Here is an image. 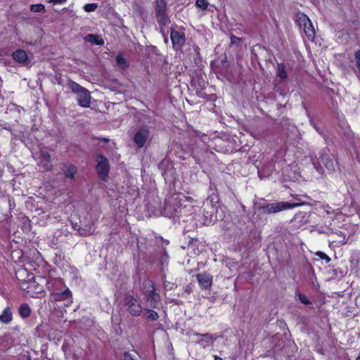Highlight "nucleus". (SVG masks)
<instances>
[{
  "mask_svg": "<svg viewBox=\"0 0 360 360\" xmlns=\"http://www.w3.org/2000/svg\"><path fill=\"white\" fill-rule=\"evenodd\" d=\"M146 318L151 321H155L159 318L158 314L151 309H146Z\"/></svg>",
  "mask_w": 360,
  "mask_h": 360,
  "instance_id": "26",
  "label": "nucleus"
},
{
  "mask_svg": "<svg viewBox=\"0 0 360 360\" xmlns=\"http://www.w3.org/2000/svg\"><path fill=\"white\" fill-rule=\"evenodd\" d=\"M26 273V271L23 269H19L17 273H16V275H17V278H18V276H22L23 274H25Z\"/></svg>",
  "mask_w": 360,
  "mask_h": 360,
  "instance_id": "36",
  "label": "nucleus"
},
{
  "mask_svg": "<svg viewBox=\"0 0 360 360\" xmlns=\"http://www.w3.org/2000/svg\"><path fill=\"white\" fill-rule=\"evenodd\" d=\"M195 5L202 10H205L208 6L209 3L207 0H197Z\"/></svg>",
  "mask_w": 360,
  "mask_h": 360,
  "instance_id": "28",
  "label": "nucleus"
},
{
  "mask_svg": "<svg viewBox=\"0 0 360 360\" xmlns=\"http://www.w3.org/2000/svg\"><path fill=\"white\" fill-rule=\"evenodd\" d=\"M29 282L22 281L20 283V288L22 290L26 291L27 295L32 297H41L44 295L43 286L39 284L33 279L32 275H30Z\"/></svg>",
  "mask_w": 360,
  "mask_h": 360,
  "instance_id": "4",
  "label": "nucleus"
},
{
  "mask_svg": "<svg viewBox=\"0 0 360 360\" xmlns=\"http://www.w3.org/2000/svg\"><path fill=\"white\" fill-rule=\"evenodd\" d=\"M149 129L146 127H143L139 129L134 136V141L136 143V145L139 148H142L145 145L149 136Z\"/></svg>",
  "mask_w": 360,
  "mask_h": 360,
  "instance_id": "7",
  "label": "nucleus"
},
{
  "mask_svg": "<svg viewBox=\"0 0 360 360\" xmlns=\"http://www.w3.org/2000/svg\"><path fill=\"white\" fill-rule=\"evenodd\" d=\"M158 22L161 25H166L169 22V18L165 13H156Z\"/></svg>",
  "mask_w": 360,
  "mask_h": 360,
  "instance_id": "22",
  "label": "nucleus"
},
{
  "mask_svg": "<svg viewBox=\"0 0 360 360\" xmlns=\"http://www.w3.org/2000/svg\"><path fill=\"white\" fill-rule=\"evenodd\" d=\"M52 295L55 300H63L70 297L71 292L68 289H67L60 293H53Z\"/></svg>",
  "mask_w": 360,
  "mask_h": 360,
  "instance_id": "20",
  "label": "nucleus"
},
{
  "mask_svg": "<svg viewBox=\"0 0 360 360\" xmlns=\"http://www.w3.org/2000/svg\"><path fill=\"white\" fill-rule=\"evenodd\" d=\"M40 159L41 162H44L43 164V167L46 171H49L51 169V155L46 150H41L39 152Z\"/></svg>",
  "mask_w": 360,
  "mask_h": 360,
  "instance_id": "11",
  "label": "nucleus"
},
{
  "mask_svg": "<svg viewBox=\"0 0 360 360\" xmlns=\"http://www.w3.org/2000/svg\"><path fill=\"white\" fill-rule=\"evenodd\" d=\"M214 360H222L221 358H215Z\"/></svg>",
  "mask_w": 360,
  "mask_h": 360,
  "instance_id": "38",
  "label": "nucleus"
},
{
  "mask_svg": "<svg viewBox=\"0 0 360 360\" xmlns=\"http://www.w3.org/2000/svg\"><path fill=\"white\" fill-rule=\"evenodd\" d=\"M156 13H162L166 12L167 4L165 0H156Z\"/></svg>",
  "mask_w": 360,
  "mask_h": 360,
  "instance_id": "23",
  "label": "nucleus"
},
{
  "mask_svg": "<svg viewBox=\"0 0 360 360\" xmlns=\"http://www.w3.org/2000/svg\"><path fill=\"white\" fill-rule=\"evenodd\" d=\"M13 320V312L11 307H7L0 315V322L8 324Z\"/></svg>",
  "mask_w": 360,
  "mask_h": 360,
  "instance_id": "14",
  "label": "nucleus"
},
{
  "mask_svg": "<svg viewBox=\"0 0 360 360\" xmlns=\"http://www.w3.org/2000/svg\"><path fill=\"white\" fill-rule=\"evenodd\" d=\"M60 281L59 279L50 278L46 281L47 288L50 290H53L54 285L56 284L57 283H60Z\"/></svg>",
  "mask_w": 360,
  "mask_h": 360,
  "instance_id": "29",
  "label": "nucleus"
},
{
  "mask_svg": "<svg viewBox=\"0 0 360 360\" xmlns=\"http://www.w3.org/2000/svg\"><path fill=\"white\" fill-rule=\"evenodd\" d=\"M277 76L282 80H285L288 77V74L285 70V65L284 63L278 64Z\"/></svg>",
  "mask_w": 360,
  "mask_h": 360,
  "instance_id": "21",
  "label": "nucleus"
},
{
  "mask_svg": "<svg viewBox=\"0 0 360 360\" xmlns=\"http://www.w3.org/2000/svg\"><path fill=\"white\" fill-rule=\"evenodd\" d=\"M32 312L31 308L27 304H22L18 309V313L20 316L23 318H27L30 316Z\"/></svg>",
  "mask_w": 360,
  "mask_h": 360,
  "instance_id": "15",
  "label": "nucleus"
},
{
  "mask_svg": "<svg viewBox=\"0 0 360 360\" xmlns=\"http://www.w3.org/2000/svg\"><path fill=\"white\" fill-rule=\"evenodd\" d=\"M68 86L72 93L77 96V101L79 105L84 108L90 106L91 97L89 91L86 89L73 81H70L68 83Z\"/></svg>",
  "mask_w": 360,
  "mask_h": 360,
  "instance_id": "1",
  "label": "nucleus"
},
{
  "mask_svg": "<svg viewBox=\"0 0 360 360\" xmlns=\"http://www.w3.org/2000/svg\"><path fill=\"white\" fill-rule=\"evenodd\" d=\"M97 6L96 4H87L84 6V9L86 12H91L95 11Z\"/></svg>",
  "mask_w": 360,
  "mask_h": 360,
  "instance_id": "30",
  "label": "nucleus"
},
{
  "mask_svg": "<svg viewBox=\"0 0 360 360\" xmlns=\"http://www.w3.org/2000/svg\"><path fill=\"white\" fill-rule=\"evenodd\" d=\"M116 64L120 69L124 70L128 68L129 65L127 60L121 54H118L116 57Z\"/></svg>",
  "mask_w": 360,
  "mask_h": 360,
  "instance_id": "19",
  "label": "nucleus"
},
{
  "mask_svg": "<svg viewBox=\"0 0 360 360\" xmlns=\"http://www.w3.org/2000/svg\"><path fill=\"white\" fill-rule=\"evenodd\" d=\"M295 23L300 28H302L304 32L309 40H314L315 37V30L309 18L302 12H298L296 14Z\"/></svg>",
  "mask_w": 360,
  "mask_h": 360,
  "instance_id": "2",
  "label": "nucleus"
},
{
  "mask_svg": "<svg viewBox=\"0 0 360 360\" xmlns=\"http://www.w3.org/2000/svg\"><path fill=\"white\" fill-rule=\"evenodd\" d=\"M170 37L173 46L176 49L180 48L185 42V36L183 32L174 30H171Z\"/></svg>",
  "mask_w": 360,
  "mask_h": 360,
  "instance_id": "9",
  "label": "nucleus"
},
{
  "mask_svg": "<svg viewBox=\"0 0 360 360\" xmlns=\"http://www.w3.org/2000/svg\"><path fill=\"white\" fill-rule=\"evenodd\" d=\"M230 39H231V44H236V43H237L238 41H240V40H241V39H240V38L237 37H236V36H234V35H233V34H232V35H231Z\"/></svg>",
  "mask_w": 360,
  "mask_h": 360,
  "instance_id": "33",
  "label": "nucleus"
},
{
  "mask_svg": "<svg viewBox=\"0 0 360 360\" xmlns=\"http://www.w3.org/2000/svg\"><path fill=\"white\" fill-rule=\"evenodd\" d=\"M321 162L328 169H333L334 167L333 160L327 155L322 154L320 156Z\"/></svg>",
  "mask_w": 360,
  "mask_h": 360,
  "instance_id": "18",
  "label": "nucleus"
},
{
  "mask_svg": "<svg viewBox=\"0 0 360 360\" xmlns=\"http://www.w3.org/2000/svg\"><path fill=\"white\" fill-rule=\"evenodd\" d=\"M84 39H85V41L90 42L93 44L102 45L104 44V41L103 39H99V37L97 35L93 34H87L84 37Z\"/></svg>",
  "mask_w": 360,
  "mask_h": 360,
  "instance_id": "16",
  "label": "nucleus"
},
{
  "mask_svg": "<svg viewBox=\"0 0 360 360\" xmlns=\"http://www.w3.org/2000/svg\"><path fill=\"white\" fill-rule=\"evenodd\" d=\"M63 170L65 178L73 180L77 172V168L76 166L70 164L64 165Z\"/></svg>",
  "mask_w": 360,
  "mask_h": 360,
  "instance_id": "13",
  "label": "nucleus"
},
{
  "mask_svg": "<svg viewBox=\"0 0 360 360\" xmlns=\"http://www.w3.org/2000/svg\"><path fill=\"white\" fill-rule=\"evenodd\" d=\"M320 257L322 259L326 260L328 262H329L330 260V258L327 255H326L325 253H323V252L321 253Z\"/></svg>",
  "mask_w": 360,
  "mask_h": 360,
  "instance_id": "35",
  "label": "nucleus"
},
{
  "mask_svg": "<svg viewBox=\"0 0 360 360\" xmlns=\"http://www.w3.org/2000/svg\"><path fill=\"white\" fill-rule=\"evenodd\" d=\"M124 304L127 310L131 316H139L141 314L142 307L137 300L131 295H127L124 297Z\"/></svg>",
  "mask_w": 360,
  "mask_h": 360,
  "instance_id": "6",
  "label": "nucleus"
},
{
  "mask_svg": "<svg viewBox=\"0 0 360 360\" xmlns=\"http://www.w3.org/2000/svg\"><path fill=\"white\" fill-rule=\"evenodd\" d=\"M301 203H291L288 202H278L269 203L259 207V210H262L264 214H276L279 212L292 209L294 207L300 206Z\"/></svg>",
  "mask_w": 360,
  "mask_h": 360,
  "instance_id": "3",
  "label": "nucleus"
},
{
  "mask_svg": "<svg viewBox=\"0 0 360 360\" xmlns=\"http://www.w3.org/2000/svg\"><path fill=\"white\" fill-rule=\"evenodd\" d=\"M123 360H139V359L130 352H125Z\"/></svg>",
  "mask_w": 360,
  "mask_h": 360,
  "instance_id": "32",
  "label": "nucleus"
},
{
  "mask_svg": "<svg viewBox=\"0 0 360 360\" xmlns=\"http://www.w3.org/2000/svg\"><path fill=\"white\" fill-rule=\"evenodd\" d=\"M194 335L200 337V340H198V343L200 344L204 347L208 345L212 341L211 336L207 333L202 335L195 333H194Z\"/></svg>",
  "mask_w": 360,
  "mask_h": 360,
  "instance_id": "17",
  "label": "nucleus"
},
{
  "mask_svg": "<svg viewBox=\"0 0 360 360\" xmlns=\"http://www.w3.org/2000/svg\"><path fill=\"white\" fill-rule=\"evenodd\" d=\"M102 141H104V142H108V139H106V138H103V139H102Z\"/></svg>",
  "mask_w": 360,
  "mask_h": 360,
  "instance_id": "37",
  "label": "nucleus"
},
{
  "mask_svg": "<svg viewBox=\"0 0 360 360\" xmlns=\"http://www.w3.org/2000/svg\"><path fill=\"white\" fill-rule=\"evenodd\" d=\"M145 299L148 307L155 308L160 301V295L155 291L154 286L151 285V289L146 290Z\"/></svg>",
  "mask_w": 360,
  "mask_h": 360,
  "instance_id": "8",
  "label": "nucleus"
},
{
  "mask_svg": "<svg viewBox=\"0 0 360 360\" xmlns=\"http://www.w3.org/2000/svg\"><path fill=\"white\" fill-rule=\"evenodd\" d=\"M197 278L201 288L207 289L211 286L212 277L210 274H199L197 275Z\"/></svg>",
  "mask_w": 360,
  "mask_h": 360,
  "instance_id": "10",
  "label": "nucleus"
},
{
  "mask_svg": "<svg viewBox=\"0 0 360 360\" xmlns=\"http://www.w3.org/2000/svg\"><path fill=\"white\" fill-rule=\"evenodd\" d=\"M94 228L93 226H85L84 228H80L79 229V233L82 236H87L91 235L94 231Z\"/></svg>",
  "mask_w": 360,
  "mask_h": 360,
  "instance_id": "24",
  "label": "nucleus"
},
{
  "mask_svg": "<svg viewBox=\"0 0 360 360\" xmlns=\"http://www.w3.org/2000/svg\"><path fill=\"white\" fill-rule=\"evenodd\" d=\"M67 0H51L50 3L53 4H63L66 2Z\"/></svg>",
  "mask_w": 360,
  "mask_h": 360,
  "instance_id": "34",
  "label": "nucleus"
},
{
  "mask_svg": "<svg viewBox=\"0 0 360 360\" xmlns=\"http://www.w3.org/2000/svg\"><path fill=\"white\" fill-rule=\"evenodd\" d=\"M13 59L19 63H25L28 60L27 53L22 49H18L12 53Z\"/></svg>",
  "mask_w": 360,
  "mask_h": 360,
  "instance_id": "12",
  "label": "nucleus"
},
{
  "mask_svg": "<svg viewBox=\"0 0 360 360\" xmlns=\"http://www.w3.org/2000/svg\"><path fill=\"white\" fill-rule=\"evenodd\" d=\"M356 360H360V355L356 359Z\"/></svg>",
  "mask_w": 360,
  "mask_h": 360,
  "instance_id": "39",
  "label": "nucleus"
},
{
  "mask_svg": "<svg viewBox=\"0 0 360 360\" xmlns=\"http://www.w3.org/2000/svg\"><path fill=\"white\" fill-rule=\"evenodd\" d=\"M354 58H355L356 68H358V70L360 72V50H357L354 53Z\"/></svg>",
  "mask_w": 360,
  "mask_h": 360,
  "instance_id": "31",
  "label": "nucleus"
},
{
  "mask_svg": "<svg viewBox=\"0 0 360 360\" xmlns=\"http://www.w3.org/2000/svg\"><path fill=\"white\" fill-rule=\"evenodd\" d=\"M30 10L32 12H44L45 11V7L41 4H32L30 6Z\"/></svg>",
  "mask_w": 360,
  "mask_h": 360,
  "instance_id": "27",
  "label": "nucleus"
},
{
  "mask_svg": "<svg viewBox=\"0 0 360 360\" xmlns=\"http://www.w3.org/2000/svg\"><path fill=\"white\" fill-rule=\"evenodd\" d=\"M296 295H297L299 301L302 304H305V305H309V304H311V302L309 300V299L303 293H302L300 292H296Z\"/></svg>",
  "mask_w": 360,
  "mask_h": 360,
  "instance_id": "25",
  "label": "nucleus"
},
{
  "mask_svg": "<svg viewBox=\"0 0 360 360\" xmlns=\"http://www.w3.org/2000/svg\"><path fill=\"white\" fill-rule=\"evenodd\" d=\"M96 170L101 179L106 181L108 179L110 165L108 160L102 155H97L95 158Z\"/></svg>",
  "mask_w": 360,
  "mask_h": 360,
  "instance_id": "5",
  "label": "nucleus"
}]
</instances>
